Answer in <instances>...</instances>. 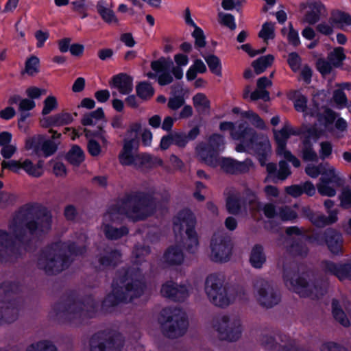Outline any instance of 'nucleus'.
Returning <instances> with one entry per match:
<instances>
[{
	"instance_id": "nucleus-1",
	"label": "nucleus",
	"mask_w": 351,
	"mask_h": 351,
	"mask_svg": "<svg viewBox=\"0 0 351 351\" xmlns=\"http://www.w3.org/2000/svg\"><path fill=\"white\" fill-rule=\"evenodd\" d=\"M154 205L146 202L144 199L130 198L124 202L118 209H110L104 216L103 229L107 237L112 239H118L128 233L125 228L117 229L110 225L121 219L123 214L134 221L145 218L152 213Z\"/></svg>"
},
{
	"instance_id": "nucleus-2",
	"label": "nucleus",
	"mask_w": 351,
	"mask_h": 351,
	"mask_svg": "<svg viewBox=\"0 0 351 351\" xmlns=\"http://www.w3.org/2000/svg\"><path fill=\"white\" fill-rule=\"evenodd\" d=\"M306 102V97L300 93H295L293 103L297 111L303 112L304 117H317L320 125L324 127L326 130L334 132L335 130V134L337 137L343 136L348 128V123L345 119L330 108H319L315 97L312 106H308Z\"/></svg>"
},
{
	"instance_id": "nucleus-3",
	"label": "nucleus",
	"mask_w": 351,
	"mask_h": 351,
	"mask_svg": "<svg viewBox=\"0 0 351 351\" xmlns=\"http://www.w3.org/2000/svg\"><path fill=\"white\" fill-rule=\"evenodd\" d=\"M219 129L223 132H230L233 139L240 141L236 147V150L239 152L254 151L263 156L271 150L270 143L267 136H256L251 129L241 124L236 127L232 122H222L219 125Z\"/></svg>"
},
{
	"instance_id": "nucleus-4",
	"label": "nucleus",
	"mask_w": 351,
	"mask_h": 351,
	"mask_svg": "<svg viewBox=\"0 0 351 351\" xmlns=\"http://www.w3.org/2000/svg\"><path fill=\"white\" fill-rule=\"evenodd\" d=\"M142 280V274L138 270L128 271L120 280V285L114 287L112 293L108 295L105 303L114 305L121 302H132L140 297L145 289Z\"/></svg>"
},
{
	"instance_id": "nucleus-5",
	"label": "nucleus",
	"mask_w": 351,
	"mask_h": 351,
	"mask_svg": "<svg viewBox=\"0 0 351 351\" xmlns=\"http://www.w3.org/2000/svg\"><path fill=\"white\" fill-rule=\"evenodd\" d=\"M204 292L210 302L216 306L226 307L234 300L226 283V277L221 274H212L206 278Z\"/></svg>"
},
{
	"instance_id": "nucleus-6",
	"label": "nucleus",
	"mask_w": 351,
	"mask_h": 351,
	"mask_svg": "<svg viewBox=\"0 0 351 351\" xmlns=\"http://www.w3.org/2000/svg\"><path fill=\"white\" fill-rule=\"evenodd\" d=\"M51 226V218L46 215L37 218L36 221L32 220L29 214L25 210L20 211L12 219L10 224V231L19 237L27 230L32 235L39 236L47 232Z\"/></svg>"
},
{
	"instance_id": "nucleus-7",
	"label": "nucleus",
	"mask_w": 351,
	"mask_h": 351,
	"mask_svg": "<svg viewBox=\"0 0 351 351\" xmlns=\"http://www.w3.org/2000/svg\"><path fill=\"white\" fill-rule=\"evenodd\" d=\"M212 328L218 337L228 341H237L244 330L241 319L235 315L223 314L217 316L212 322Z\"/></svg>"
},
{
	"instance_id": "nucleus-8",
	"label": "nucleus",
	"mask_w": 351,
	"mask_h": 351,
	"mask_svg": "<svg viewBox=\"0 0 351 351\" xmlns=\"http://www.w3.org/2000/svg\"><path fill=\"white\" fill-rule=\"evenodd\" d=\"M161 315L166 319L162 324V330L167 337L177 338L185 333L188 322L183 311L179 308H165L162 311Z\"/></svg>"
},
{
	"instance_id": "nucleus-9",
	"label": "nucleus",
	"mask_w": 351,
	"mask_h": 351,
	"mask_svg": "<svg viewBox=\"0 0 351 351\" xmlns=\"http://www.w3.org/2000/svg\"><path fill=\"white\" fill-rule=\"evenodd\" d=\"M67 247L65 244H56L43 251L38 260V267L51 274L62 271L66 267L62 252Z\"/></svg>"
},
{
	"instance_id": "nucleus-10",
	"label": "nucleus",
	"mask_w": 351,
	"mask_h": 351,
	"mask_svg": "<svg viewBox=\"0 0 351 351\" xmlns=\"http://www.w3.org/2000/svg\"><path fill=\"white\" fill-rule=\"evenodd\" d=\"M299 22L302 25H313L327 14L326 5L320 0H304L298 7Z\"/></svg>"
},
{
	"instance_id": "nucleus-11",
	"label": "nucleus",
	"mask_w": 351,
	"mask_h": 351,
	"mask_svg": "<svg viewBox=\"0 0 351 351\" xmlns=\"http://www.w3.org/2000/svg\"><path fill=\"white\" fill-rule=\"evenodd\" d=\"M195 223V217L189 210L181 212L174 221L175 232L185 230L186 238L184 243L191 252H195L199 244L197 234L194 230Z\"/></svg>"
},
{
	"instance_id": "nucleus-12",
	"label": "nucleus",
	"mask_w": 351,
	"mask_h": 351,
	"mask_svg": "<svg viewBox=\"0 0 351 351\" xmlns=\"http://www.w3.org/2000/svg\"><path fill=\"white\" fill-rule=\"evenodd\" d=\"M138 147L137 132L135 130H130L128 132L126 137L123 140V147L119 154V161L124 166L136 167L138 153L136 150Z\"/></svg>"
},
{
	"instance_id": "nucleus-13",
	"label": "nucleus",
	"mask_w": 351,
	"mask_h": 351,
	"mask_svg": "<svg viewBox=\"0 0 351 351\" xmlns=\"http://www.w3.org/2000/svg\"><path fill=\"white\" fill-rule=\"evenodd\" d=\"M85 136L88 138L87 143V151L93 157L102 156L108 145V136L101 125H98L97 129L92 131L88 128H84Z\"/></svg>"
},
{
	"instance_id": "nucleus-14",
	"label": "nucleus",
	"mask_w": 351,
	"mask_h": 351,
	"mask_svg": "<svg viewBox=\"0 0 351 351\" xmlns=\"http://www.w3.org/2000/svg\"><path fill=\"white\" fill-rule=\"evenodd\" d=\"M24 149L29 153L31 156H43L48 157L52 155L56 147L55 144L47 139L45 136L42 134H36L26 138Z\"/></svg>"
},
{
	"instance_id": "nucleus-15",
	"label": "nucleus",
	"mask_w": 351,
	"mask_h": 351,
	"mask_svg": "<svg viewBox=\"0 0 351 351\" xmlns=\"http://www.w3.org/2000/svg\"><path fill=\"white\" fill-rule=\"evenodd\" d=\"M198 156L208 165L213 167L219 166L228 173H236L244 172L248 169L249 163L247 162H241L231 158H213V156H208L202 147L198 149Z\"/></svg>"
},
{
	"instance_id": "nucleus-16",
	"label": "nucleus",
	"mask_w": 351,
	"mask_h": 351,
	"mask_svg": "<svg viewBox=\"0 0 351 351\" xmlns=\"http://www.w3.org/2000/svg\"><path fill=\"white\" fill-rule=\"evenodd\" d=\"M1 166L3 169H8L14 173L23 170L29 176L34 178L40 177L44 172L43 161L34 163L29 158L3 160Z\"/></svg>"
},
{
	"instance_id": "nucleus-17",
	"label": "nucleus",
	"mask_w": 351,
	"mask_h": 351,
	"mask_svg": "<svg viewBox=\"0 0 351 351\" xmlns=\"http://www.w3.org/2000/svg\"><path fill=\"white\" fill-rule=\"evenodd\" d=\"M286 286L301 296L318 297L322 295L324 289L321 287L309 285L306 280L296 274L288 273L285 276Z\"/></svg>"
},
{
	"instance_id": "nucleus-18",
	"label": "nucleus",
	"mask_w": 351,
	"mask_h": 351,
	"mask_svg": "<svg viewBox=\"0 0 351 351\" xmlns=\"http://www.w3.org/2000/svg\"><path fill=\"white\" fill-rule=\"evenodd\" d=\"M254 296L258 302L267 308L272 307L280 301V297L272 285L263 280H258L254 285Z\"/></svg>"
},
{
	"instance_id": "nucleus-19",
	"label": "nucleus",
	"mask_w": 351,
	"mask_h": 351,
	"mask_svg": "<svg viewBox=\"0 0 351 351\" xmlns=\"http://www.w3.org/2000/svg\"><path fill=\"white\" fill-rule=\"evenodd\" d=\"M335 130H334V132L326 130L325 128L323 126L322 128H317L316 127H313L309 129L308 131L306 139L304 141L303 143V159L306 161H317L319 157L317 153L315 152V150L312 148L311 145H310L311 141L313 140L314 142H315L317 139L319 138V137L326 136L327 132L332 134L333 136L337 138V136L335 134ZM337 138H339L337 137Z\"/></svg>"
},
{
	"instance_id": "nucleus-20",
	"label": "nucleus",
	"mask_w": 351,
	"mask_h": 351,
	"mask_svg": "<svg viewBox=\"0 0 351 351\" xmlns=\"http://www.w3.org/2000/svg\"><path fill=\"white\" fill-rule=\"evenodd\" d=\"M231 247L227 240L215 234L210 243V258L217 263L226 262L230 259Z\"/></svg>"
},
{
	"instance_id": "nucleus-21",
	"label": "nucleus",
	"mask_w": 351,
	"mask_h": 351,
	"mask_svg": "<svg viewBox=\"0 0 351 351\" xmlns=\"http://www.w3.org/2000/svg\"><path fill=\"white\" fill-rule=\"evenodd\" d=\"M293 134H294V132L289 125H285L279 131H274V136L278 145V154L291 162L295 167H298L300 165V160L285 149L287 140Z\"/></svg>"
},
{
	"instance_id": "nucleus-22",
	"label": "nucleus",
	"mask_w": 351,
	"mask_h": 351,
	"mask_svg": "<svg viewBox=\"0 0 351 351\" xmlns=\"http://www.w3.org/2000/svg\"><path fill=\"white\" fill-rule=\"evenodd\" d=\"M110 86L113 90L112 93L113 97H117V93L121 95H128L133 89V80L130 76L121 73L112 77Z\"/></svg>"
},
{
	"instance_id": "nucleus-23",
	"label": "nucleus",
	"mask_w": 351,
	"mask_h": 351,
	"mask_svg": "<svg viewBox=\"0 0 351 351\" xmlns=\"http://www.w3.org/2000/svg\"><path fill=\"white\" fill-rule=\"evenodd\" d=\"M160 293L163 297L175 300H181L189 295V289L186 286H178L172 281H167L162 285Z\"/></svg>"
},
{
	"instance_id": "nucleus-24",
	"label": "nucleus",
	"mask_w": 351,
	"mask_h": 351,
	"mask_svg": "<svg viewBox=\"0 0 351 351\" xmlns=\"http://www.w3.org/2000/svg\"><path fill=\"white\" fill-rule=\"evenodd\" d=\"M224 146V138L219 134H213L209 138L208 146H205L202 144L199 145L196 151L198 154V149L202 147L205 153L208 156H213V158H218L217 154L223 149Z\"/></svg>"
},
{
	"instance_id": "nucleus-25",
	"label": "nucleus",
	"mask_w": 351,
	"mask_h": 351,
	"mask_svg": "<svg viewBox=\"0 0 351 351\" xmlns=\"http://www.w3.org/2000/svg\"><path fill=\"white\" fill-rule=\"evenodd\" d=\"M324 267L326 270L334 274L340 280L351 279V263L335 264L326 262Z\"/></svg>"
},
{
	"instance_id": "nucleus-26",
	"label": "nucleus",
	"mask_w": 351,
	"mask_h": 351,
	"mask_svg": "<svg viewBox=\"0 0 351 351\" xmlns=\"http://www.w3.org/2000/svg\"><path fill=\"white\" fill-rule=\"evenodd\" d=\"M350 89L351 84L350 83L336 84L335 85L332 100L338 109L345 108V104L347 103L348 100L344 90H350Z\"/></svg>"
},
{
	"instance_id": "nucleus-27",
	"label": "nucleus",
	"mask_w": 351,
	"mask_h": 351,
	"mask_svg": "<svg viewBox=\"0 0 351 351\" xmlns=\"http://www.w3.org/2000/svg\"><path fill=\"white\" fill-rule=\"evenodd\" d=\"M97 11L101 19L108 24H117L118 19L116 16L112 6L106 0H99L96 5Z\"/></svg>"
},
{
	"instance_id": "nucleus-28",
	"label": "nucleus",
	"mask_w": 351,
	"mask_h": 351,
	"mask_svg": "<svg viewBox=\"0 0 351 351\" xmlns=\"http://www.w3.org/2000/svg\"><path fill=\"white\" fill-rule=\"evenodd\" d=\"M272 85L271 81L266 77H261L257 81V88L250 95L252 100L263 99L264 100L269 99V93L265 90L266 88Z\"/></svg>"
},
{
	"instance_id": "nucleus-29",
	"label": "nucleus",
	"mask_w": 351,
	"mask_h": 351,
	"mask_svg": "<svg viewBox=\"0 0 351 351\" xmlns=\"http://www.w3.org/2000/svg\"><path fill=\"white\" fill-rule=\"evenodd\" d=\"M322 177L324 179L339 184L341 182V173L335 167L328 162L322 163Z\"/></svg>"
},
{
	"instance_id": "nucleus-30",
	"label": "nucleus",
	"mask_w": 351,
	"mask_h": 351,
	"mask_svg": "<svg viewBox=\"0 0 351 351\" xmlns=\"http://www.w3.org/2000/svg\"><path fill=\"white\" fill-rule=\"evenodd\" d=\"M325 241L329 250L335 254L341 251V237L334 231H328L324 236Z\"/></svg>"
},
{
	"instance_id": "nucleus-31",
	"label": "nucleus",
	"mask_w": 351,
	"mask_h": 351,
	"mask_svg": "<svg viewBox=\"0 0 351 351\" xmlns=\"http://www.w3.org/2000/svg\"><path fill=\"white\" fill-rule=\"evenodd\" d=\"M183 260V253L177 246L170 247L163 255V261L170 265H179Z\"/></svg>"
},
{
	"instance_id": "nucleus-32",
	"label": "nucleus",
	"mask_w": 351,
	"mask_h": 351,
	"mask_svg": "<svg viewBox=\"0 0 351 351\" xmlns=\"http://www.w3.org/2000/svg\"><path fill=\"white\" fill-rule=\"evenodd\" d=\"M280 32L290 45L297 47L300 44L298 32L293 27L291 23H289L287 26L283 27Z\"/></svg>"
},
{
	"instance_id": "nucleus-33",
	"label": "nucleus",
	"mask_w": 351,
	"mask_h": 351,
	"mask_svg": "<svg viewBox=\"0 0 351 351\" xmlns=\"http://www.w3.org/2000/svg\"><path fill=\"white\" fill-rule=\"evenodd\" d=\"M104 117V113L102 108H97L92 112L84 114L81 122L84 128H88L87 127L96 125Z\"/></svg>"
},
{
	"instance_id": "nucleus-34",
	"label": "nucleus",
	"mask_w": 351,
	"mask_h": 351,
	"mask_svg": "<svg viewBox=\"0 0 351 351\" xmlns=\"http://www.w3.org/2000/svg\"><path fill=\"white\" fill-rule=\"evenodd\" d=\"M332 184L335 183L324 179V178H320L319 182L316 185L318 193L323 196H335L337 190Z\"/></svg>"
},
{
	"instance_id": "nucleus-35",
	"label": "nucleus",
	"mask_w": 351,
	"mask_h": 351,
	"mask_svg": "<svg viewBox=\"0 0 351 351\" xmlns=\"http://www.w3.org/2000/svg\"><path fill=\"white\" fill-rule=\"evenodd\" d=\"M330 18L335 28H345L351 25V16L346 12H334Z\"/></svg>"
},
{
	"instance_id": "nucleus-36",
	"label": "nucleus",
	"mask_w": 351,
	"mask_h": 351,
	"mask_svg": "<svg viewBox=\"0 0 351 351\" xmlns=\"http://www.w3.org/2000/svg\"><path fill=\"white\" fill-rule=\"evenodd\" d=\"M18 315V310L12 303H2L0 304V319L12 322Z\"/></svg>"
},
{
	"instance_id": "nucleus-37",
	"label": "nucleus",
	"mask_w": 351,
	"mask_h": 351,
	"mask_svg": "<svg viewBox=\"0 0 351 351\" xmlns=\"http://www.w3.org/2000/svg\"><path fill=\"white\" fill-rule=\"evenodd\" d=\"M311 221L317 226H322L329 223L335 222L337 220V211L332 210L329 213L328 218L325 217L322 215L313 214L311 218Z\"/></svg>"
},
{
	"instance_id": "nucleus-38",
	"label": "nucleus",
	"mask_w": 351,
	"mask_h": 351,
	"mask_svg": "<svg viewBox=\"0 0 351 351\" xmlns=\"http://www.w3.org/2000/svg\"><path fill=\"white\" fill-rule=\"evenodd\" d=\"M274 59V58L273 56L267 55L253 61L252 66H253L255 73L258 75L264 72L267 67L271 65Z\"/></svg>"
},
{
	"instance_id": "nucleus-39",
	"label": "nucleus",
	"mask_w": 351,
	"mask_h": 351,
	"mask_svg": "<svg viewBox=\"0 0 351 351\" xmlns=\"http://www.w3.org/2000/svg\"><path fill=\"white\" fill-rule=\"evenodd\" d=\"M206 71V66L204 62L197 59L190 66L186 73V77L189 81L193 80L197 73H204Z\"/></svg>"
},
{
	"instance_id": "nucleus-40",
	"label": "nucleus",
	"mask_w": 351,
	"mask_h": 351,
	"mask_svg": "<svg viewBox=\"0 0 351 351\" xmlns=\"http://www.w3.org/2000/svg\"><path fill=\"white\" fill-rule=\"evenodd\" d=\"M85 158V154L82 149L78 145L71 147L67 154V159L73 165L77 166L81 164Z\"/></svg>"
},
{
	"instance_id": "nucleus-41",
	"label": "nucleus",
	"mask_w": 351,
	"mask_h": 351,
	"mask_svg": "<svg viewBox=\"0 0 351 351\" xmlns=\"http://www.w3.org/2000/svg\"><path fill=\"white\" fill-rule=\"evenodd\" d=\"M265 262V256L263 253V247L260 245L254 246L250 256L251 264L256 268H261Z\"/></svg>"
},
{
	"instance_id": "nucleus-42",
	"label": "nucleus",
	"mask_w": 351,
	"mask_h": 351,
	"mask_svg": "<svg viewBox=\"0 0 351 351\" xmlns=\"http://www.w3.org/2000/svg\"><path fill=\"white\" fill-rule=\"evenodd\" d=\"M193 106L202 113L206 112L210 108V101L204 93H197L193 97Z\"/></svg>"
},
{
	"instance_id": "nucleus-43",
	"label": "nucleus",
	"mask_w": 351,
	"mask_h": 351,
	"mask_svg": "<svg viewBox=\"0 0 351 351\" xmlns=\"http://www.w3.org/2000/svg\"><path fill=\"white\" fill-rule=\"evenodd\" d=\"M258 37L265 43H267L269 40L274 39L275 37V23L271 22L264 23L258 33Z\"/></svg>"
},
{
	"instance_id": "nucleus-44",
	"label": "nucleus",
	"mask_w": 351,
	"mask_h": 351,
	"mask_svg": "<svg viewBox=\"0 0 351 351\" xmlns=\"http://www.w3.org/2000/svg\"><path fill=\"white\" fill-rule=\"evenodd\" d=\"M12 241L8 234L0 230V258L12 252Z\"/></svg>"
},
{
	"instance_id": "nucleus-45",
	"label": "nucleus",
	"mask_w": 351,
	"mask_h": 351,
	"mask_svg": "<svg viewBox=\"0 0 351 351\" xmlns=\"http://www.w3.org/2000/svg\"><path fill=\"white\" fill-rule=\"evenodd\" d=\"M162 160L160 158L152 157L147 154H138V159L136 167L147 166L152 167L153 165H162Z\"/></svg>"
},
{
	"instance_id": "nucleus-46",
	"label": "nucleus",
	"mask_w": 351,
	"mask_h": 351,
	"mask_svg": "<svg viewBox=\"0 0 351 351\" xmlns=\"http://www.w3.org/2000/svg\"><path fill=\"white\" fill-rule=\"evenodd\" d=\"M346 55L342 47H337L333 49L328 56V59L332 62L335 67H339L342 65Z\"/></svg>"
},
{
	"instance_id": "nucleus-47",
	"label": "nucleus",
	"mask_w": 351,
	"mask_h": 351,
	"mask_svg": "<svg viewBox=\"0 0 351 351\" xmlns=\"http://www.w3.org/2000/svg\"><path fill=\"white\" fill-rule=\"evenodd\" d=\"M121 341H106L99 343L97 346L93 343L91 345V351H120Z\"/></svg>"
},
{
	"instance_id": "nucleus-48",
	"label": "nucleus",
	"mask_w": 351,
	"mask_h": 351,
	"mask_svg": "<svg viewBox=\"0 0 351 351\" xmlns=\"http://www.w3.org/2000/svg\"><path fill=\"white\" fill-rule=\"evenodd\" d=\"M210 71L217 76L221 75V64L218 57L209 55L204 57Z\"/></svg>"
},
{
	"instance_id": "nucleus-49",
	"label": "nucleus",
	"mask_w": 351,
	"mask_h": 351,
	"mask_svg": "<svg viewBox=\"0 0 351 351\" xmlns=\"http://www.w3.org/2000/svg\"><path fill=\"white\" fill-rule=\"evenodd\" d=\"M332 314L335 319L339 322L343 326H348L350 325V321L347 317L345 313L342 311L338 302H332Z\"/></svg>"
},
{
	"instance_id": "nucleus-50",
	"label": "nucleus",
	"mask_w": 351,
	"mask_h": 351,
	"mask_svg": "<svg viewBox=\"0 0 351 351\" xmlns=\"http://www.w3.org/2000/svg\"><path fill=\"white\" fill-rule=\"evenodd\" d=\"M58 104L56 97L52 95H48L43 101V115H47L58 108Z\"/></svg>"
},
{
	"instance_id": "nucleus-51",
	"label": "nucleus",
	"mask_w": 351,
	"mask_h": 351,
	"mask_svg": "<svg viewBox=\"0 0 351 351\" xmlns=\"http://www.w3.org/2000/svg\"><path fill=\"white\" fill-rule=\"evenodd\" d=\"M136 93L138 97L147 99L152 97L154 90L149 84L142 82L136 86Z\"/></svg>"
},
{
	"instance_id": "nucleus-52",
	"label": "nucleus",
	"mask_w": 351,
	"mask_h": 351,
	"mask_svg": "<svg viewBox=\"0 0 351 351\" xmlns=\"http://www.w3.org/2000/svg\"><path fill=\"white\" fill-rule=\"evenodd\" d=\"M151 67L156 73H149L147 75L149 78H154L156 75H158L165 71L167 67V62L165 59H160L158 60L154 61L151 64Z\"/></svg>"
},
{
	"instance_id": "nucleus-53",
	"label": "nucleus",
	"mask_w": 351,
	"mask_h": 351,
	"mask_svg": "<svg viewBox=\"0 0 351 351\" xmlns=\"http://www.w3.org/2000/svg\"><path fill=\"white\" fill-rule=\"evenodd\" d=\"M121 260V254L117 251L108 253L106 256L101 258V264L105 266L117 265Z\"/></svg>"
},
{
	"instance_id": "nucleus-54",
	"label": "nucleus",
	"mask_w": 351,
	"mask_h": 351,
	"mask_svg": "<svg viewBox=\"0 0 351 351\" xmlns=\"http://www.w3.org/2000/svg\"><path fill=\"white\" fill-rule=\"evenodd\" d=\"M219 23L226 26L231 30H234L236 28V23L234 16L228 13H224L222 12L218 14Z\"/></svg>"
},
{
	"instance_id": "nucleus-55",
	"label": "nucleus",
	"mask_w": 351,
	"mask_h": 351,
	"mask_svg": "<svg viewBox=\"0 0 351 351\" xmlns=\"http://www.w3.org/2000/svg\"><path fill=\"white\" fill-rule=\"evenodd\" d=\"M27 351H56V348L50 342L43 341L32 344Z\"/></svg>"
},
{
	"instance_id": "nucleus-56",
	"label": "nucleus",
	"mask_w": 351,
	"mask_h": 351,
	"mask_svg": "<svg viewBox=\"0 0 351 351\" xmlns=\"http://www.w3.org/2000/svg\"><path fill=\"white\" fill-rule=\"evenodd\" d=\"M340 206L343 208H351V190L348 188H343L339 195Z\"/></svg>"
},
{
	"instance_id": "nucleus-57",
	"label": "nucleus",
	"mask_w": 351,
	"mask_h": 351,
	"mask_svg": "<svg viewBox=\"0 0 351 351\" xmlns=\"http://www.w3.org/2000/svg\"><path fill=\"white\" fill-rule=\"evenodd\" d=\"M228 210L232 214H237L241 206V200L236 196L228 197L226 203Z\"/></svg>"
},
{
	"instance_id": "nucleus-58",
	"label": "nucleus",
	"mask_w": 351,
	"mask_h": 351,
	"mask_svg": "<svg viewBox=\"0 0 351 351\" xmlns=\"http://www.w3.org/2000/svg\"><path fill=\"white\" fill-rule=\"evenodd\" d=\"M319 155L322 160L329 158L332 153V145L329 141H322L319 144Z\"/></svg>"
},
{
	"instance_id": "nucleus-59",
	"label": "nucleus",
	"mask_w": 351,
	"mask_h": 351,
	"mask_svg": "<svg viewBox=\"0 0 351 351\" xmlns=\"http://www.w3.org/2000/svg\"><path fill=\"white\" fill-rule=\"evenodd\" d=\"M39 59L36 56L29 58L25 64V72L33 75L38 71Z\"/></svg>"
},
{
	"instance_id": "nucleus-60",
	"label": "nucleus",
	"mask_w": 351,
	"mask_h": 351,
	"mask_svg": "<svg viewBox=\"0 0 351 351\" xmlns=\"http://www.w3.org/2000/svg\"><path fill=\"white\" fill-rule=\"evenodd\" d=\"M335 28L333 22H332L331 18L327 21H323L319 23L316 29L322 34L330 35L333 32V29Z\"/></svg>"
},
{
	"instance_id": "nucleus-61",
	"label": "nucleus",
	"mask_w": 351,
	"mask_h": 351,
	"mask_svg": "<svg viewBox=\"0 0 351 351\" xmlns=\"http://www.w3.org/2000/svg\"><path fill=\"white\" fill-rule=\"evenodd\" d=\"M317 67L318 71L323 75H326L332 72V69L335 68L331 62L327 61L324 59H320L317 61Z\"/></svg>"
},
{
	"instance_id": "nucleus-62",
	"label": "nucleus",
	"mask_w": 351,
	"mask_h": 351,
	"mask_svg": "<svg viewBox=\"0 0 351 351\" xmlns=\"http://www.w3.org/2000/svg\"><path fill=\"white\" fill-rule=\"evenodd\" d=\"M289 65L294 72L299 71L300 69L301 60L297 53L292 52L289 54L287 59Z\"/></svg>"
},
{
	"instance_id": "nucleus-63",
	"label": "nucleus",
	"mask_w": 351,
	"mask_h": 351,
	"mask_svg": "<svg viewBox=\"0 0 351 351\" xmlns=\"http://www.w3.org/2000/svg\"><path fill=\"white\" fill-rule=\"evenodd\" d=\"M17 152V146L15 143H9L1 147V154L5 158H11Z\"/></svg>"
},
{
	"instance_id": "nucleus-64",
	"label": "nucleus",
	"mask_w": 351,
	"mask_h": 351,
	"mask_svg": "<svg viewBox=\"0 0 351 351\" xmlns=\"http://www.w3.org/2000/svg\"><path fill=\"white\" fill-rule=\"evenodd\" d=\"M46 93L45 89L36 86H30L25 90V95L32 100L40 98V96L45 95Z\"/></svg>"
}]
</instances>
